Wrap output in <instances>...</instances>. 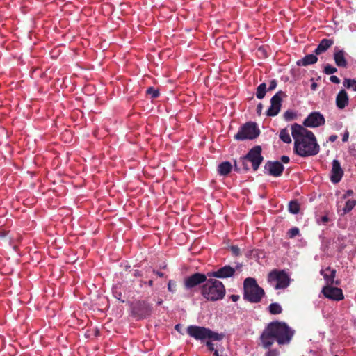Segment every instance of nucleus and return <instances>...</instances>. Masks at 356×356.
<instances>
[{
    "mask_svg": "<svg viewBox=\"0 0 356 356\" xmlns=\"http://www.w3.org/2000/svg\"><path fill=\"white\" fill-rule=\"evenodd\" d=\"M245 281L243 282V286L245 287Z\"/></svg>",
    "mask_w": 356,
    "mask_h": 356,
    "instance_id": "nucleus-57",
    "label": "nucleus"
},
{
    "mask_svg": "<svg viewBox=\"0 0 356 356\" xmlns=\"http://www.w3.org/2000/svg\"><path fill=\"white\" fill-rule=\"evenodd\" d=\"M328 220H329V218H328V217H327V216H323V217L321 218V221H322L323 222H324V223H325V222H327Z\"/></svg>",
    "mask_w": 356,
    "mask_h": 356,
    "instance_id": "nucleus-47",
    "label": "nucleus"
},
{
    "mask_svg": "<svg viewBox=\"0 0 356 356\" xmlns=\"http://www.w3.org/2000/svg\"><path fill=\"white\" fill-rule=\"evenodd\" d=\"M278 354L277 350H270L266 353V356H278Z\"/></svg>",
    "mask_w": 356,
    "mask_h": 356,
    "instance_id": "nucleus-39",
    "label": "nucleus"
},
{
    "mask_svg": "<svg viewBox=\"0 0 356 356\" xmlns=\"http://www.w3.org/2000/svg\"><path fill=\"white\" fill-rule=\"evenodd\" d=\"M232 170V165L229 161H225L218 165V171L221 175H227Z\"/></svg>",
    "mask_w": 356,
    "mask_h": 356,
    "instance_id": "nucleus-21",
    "label": "nucleus"
},
{
    "mask_svg": "<svg viewBox=\"0 0 356 356\" xmlns=\"http://www.w3.org/2000/svg\"><path fill=\"white\" fill-rule=\"evenodd\" d=\"M325 118L319 112H312L304 120L303 124L307 127H318L325 124Z\"/></svg>",
    "mask_w": 356,
    "mask_h": 356,
    "instance_id": "nucleus-10",
    "label": "nucleus"
},
{
    "mask_svg": "<svg viewBox=\"0 0 356 356\" xmlns=\"http://www.w3.org/2000/svg\"><path fill=\"white\" fill-rule=\"evenodd\" d=\"M260 129L256 122H246V139L254 140L260 134Z\"/></svg>",
    "mask_w": 356,
    "mask_h": 356,
    "instance_id": "nucleus-15",
    "label": "nucleus"
},
{
    "mask_svg": "<svg viewBox=\"0 0 356 356\" xmlns=\"http://www.w3.org/2000/svg\"><path fill=\"white\" fill-rule=\"evenodd\" d=\"M269 312L272 314H279L282 312V307L278 303H271L269 307Z\"/></svg>",
    "mask_w": 356,
    "mask_h": 356,
    "instance_id": "nucleus-26",
    "label": "nucleus"
},
{
    "mask_svg": "<svg viewBox=\"0 0 356 356\" xmlns=\"http://www.w3.org/2000/svg\"><path fill=\"white\" fill-rule=\"evenodd\" d=\"M161 303H162V300H159L157 302L158 305H161Z\"/></svg>",
    "mask_w": 356,
    "mask_h": 356,
    "instance_id": "nucleus-55",
    "label": "nucleus"
},
{
    "mask_svg": "<svg viewBox=\"0 0 356 356\" xmlns=\"http://www.w3.org/2000/svg\"><path fill=\"white\" fill-rule=\"evenodd\" d=\"M318 61V58L314 54H308L300 60L296 62L298 66H307L309 65L314 64Z\"/></svg>",
    "mask_w": 356,
    "mask_h": 356,
    "instance_id": "nucleus-20",
    "label": "nucleus"
},
{
    "mask_svg": "<svg viewBox=\"0 0 356 356\" xmlns=\"http://www.w3.org/2000/svg\"><path fill=\"white\" fill-rule=\"evenodd\" d=\"M152 312V307L150 305L147 303H143L140 306V315L141 316L145 317L146 316H149Z\"/></svg>",
    "mask_w": 356,
    "mask_h": 356,
    "instance_id": "nucleus-22",
    "label": "nucleus"
},
{
    "mask_svg": "<svg viewBox=\"0 0 356 356\" xmlns=\"http://www.w3.org/2000/svg\"><path fill=\"white\" fill-rule=\"evenodd\" d=\"M248 95H249L248 98H250V99H252L253 98V96H254V92H248Z\"/></svg>",
    "mask_w": 356,
    "mask_h": 356,
    "instance_id": "nucleus-50",
    "label": "nucleus"
},
{
    "mask_svg": "<svg viewBox=\"0 0 356 356\" xmlns=\"http://www.w3.org/2000/svg\"><path fill=\"white\" fill-rule=\"evenodd\" d=\"M353 90L356 91V80L354 81V89Z\"/></svg>",
    "mask_w": 356,
    "mask_h": 356,
    "instance_id": "nucleus-53",
    "label": "nucleus"
},
{
    "mask_svg": "<svg viewBox=\"0 0 356 356\" xmlns=\"http://www.w3.org/2000/svg\"><path fill=\"white\" fill-rule=\"evenodd\" d=\"M266 92V85L265 83H261L257 88L256 95L259 99H263L265 97Z\"/></svg>",
    "mask_w": 356,
    "mask_h": 356,
    "instance_id": "nucleus-24",
    "label": "nucleus"
},
{
    "mask_svg": "<svg viewBox=\"0 0 356 356\" xmlns=\"http://www.w3.org/2000/svg\"><path fill=\"white\" fill-rule=\"evenodd\" d=\"M257 112L258 113H260L261 111V109H262V104H261V103H259L257 105Z\"/></svg>",
    "mask_w": 356,
    "mask_h": 356,
    "instance_id": "nucleus-48",
    "label": "nucleus"
},
{
    "mask_svg": "<svg viewBox=\"0 0 356 356\" xmlns=\"http://www.w3.org/2000/svg\"><path fill=\"white\" fill-rule=\"evenodd\" d=\"M346 51L343 49H335L334 52V60L335 64L339 67H346L348 62L346 59Z\"/></svg>",
    "mask_w": 356,
    "mask_h": 356,
    "instance_id": "nucleus-16",
    "label": "nucleus"
},
{
    "mask_svg": "<svg viewBox=\"0 0 356 356\" xmlns=\"http://www.w3.org/2000/svg\"><path fill=\"white\" fill-rule=\"evenodd\" d=\"M289 211L293 214H297L300 211V205L297 201H291L289 203Z\"/></svg>",
    "mask_w": 356,
    "mask_h": 356,
    "instance_id": "nucleus-25",
    "label": "nucleus"
},
{
    "mask_svg": "<svg viewBox=\"0 0 356 356\" xmlns=\"http://www.w3.org/2000/svg\"><path fill=\"white\" fill-rule=\"evenodd\" d=\"M355 205H356V200H348L346 202V205H345V207L343 208L344 213H348L349 211H350L354 208V207Z\"/></svg>",
    "mask_w": 356,
    "mask_h": 356,
    "instance_id": "nucleus-28",
    "label": "nucleus"
},
{
    "mask_svg": "<svg viewBox=\"0 0 356 356\" xmlns=\"http://www.w3.org/2000/svg\"><path fill=\"white\" fill-rule=\"evenodd\" d=\"M281 161L284 163H288L290 161V159L289 156H282L281 157Z\"/></svg>",
    "mask_w": 356,
    "mask_h": 356,
    "instance_id": "nucleus-41",
    "label": "nucleus"
},
{
    "mask_svg": "<svg viewBox=\"0 0 356 356\" xmlns=\"http://www.w3.org/2000/svg\"><path fill=\"white\" fill-rule=\"evenodd\" d=\"M280 138L285 143H291V138L286 128L282 129L280 132Z\"/></svg>",
    "mask_w": 356,
    "mask_h": 356,
    "instance_id": "nucleus-23",
    "label": "nucleus"
},
{
    "mask_svg": "<svg viewBox=\"0 0 356 356\" xmlns=\"http://www.w3.org/2000/svg\"><path fill=\"white\" fill-rule=\"evenodd\" d=\"M347 193H348V195H352L353 193V191L349 190V191H348Z\"/></svg>",
    "mask_w": 356,
    "mask_h": 356,
    "instance_id": "nucleus-52",
    "label": "nucleus"
},
{
    "mask_svg": "<svg viewBox=\"0 0 356 356\" xmlns=\"http://www.w3.org/2000/svg\"><path fill=\"white\" fill-rule=\"evenodd\" d=\"M210 341L206 342V346L208 347L210 351H214L216 349L214 348V344Z\"/></svg>",
    "mask_w": 356,
    "mask_h": 356,
    "instance_id": "nucleus-38",
    "label": "nucleus"
},
{
    "mask_svg": "<svg viewBox=\"0 0 356 356\" xmlns=\"http://www.w3.org/2000/svg\"><path fill=\"white\" fill-rule=\"evenodd\" d=\"M343 175V171L341 168L340 163L338 160L334 159L332 161L331 181L332 183H338L341 179Z\"/></svg>",
    "mask_w": 356,
    "mask_h": 356,
    "instance_id": "nucleus-14",
    "label": "nucleus"
},
{
    "mask_svg": "<svg viewBox=\"0 0 356 356\" xmlns=\"http://www.w3.org/2000/svg\"><path fill=\"white\" fill-rule=\"evenodd\" d=\"M296 115L291 111H286L284 113V118L286 121H291L296 118Z\"/></svg>",
    "mask_w": 356,
    "mask_h": 356,
    "instance_id": "nucleus-31",
    "label": "nucleus"
},
{
    "mask_svg": "<svg viewBox=\"0 0 356 356\" xmlns=\"http://www.w3.org/2000/svg\"><path fill=\"white\" fill-rule=\"evenodd\" d=\"M168 289L174 293L176 291V282L173 280H170L168 284Z\"/></svg>",
    "mask_w": 356,
    "mask_h": 356,
    "instance_id": "nucleus-35",
    "label": "nucleus"
},
{
    "mask_svg": "<svg viewBox=\"0 0 356 356\" xmlns=\"http://www.w3.org/2000/svg\"><path fill=\"white\" fill-rule=\"evenodd\" d=\"M261 152V147L260 145H256L246 154V160L252 163V169L254 171L257 170L264 160Z\"/></svg>",
    "mask_w": 356,
    "mask_h": 356,
    "instance_id": "nucleus-8",
    "label": "nucleus"
},
{
    "mask_svg": "<svg viewBox=\"0 0 356 356\" xmlns=\"http://www.w3.org/2000/svg\"><path fill=\"white\" fill-rule=\"evenodd\" d=\"M264 168L270 175L274 177L280 176L284 170L283 165L279 161H268Z\"/></svg>",
    "mask_w": 356,
    "mask_h": 356,
    "instance_id": "nucleus-13",
    "label": "nucleus"
},
{
    "mask_svg": "<svg viewBox=\"0 0 356 356\" xmlns=\"http://www.w3.org/2000/svg\"><path fill=\"white\" fill-rule=\"evenodd\" d=\"M201 293L207 300L217 301L224 298L225 288L222 282L213 277H210L207 278L202 286Z\"/></svg>",
    "mask_w": 356,
    "mask_h": 356,
    "instance_id": "nucleus-3",
    "label": "nucleus"
},
{
    "mask_svg": "<svg viewBox=\"0 0 356 356\" xmlns=\"http://www.w3.org/2000/svg\"><path fill=\"white\" fill-rule=\"evenodd\" d=\"M245 168V157L241 156L238 160H234V170L239 171Z\"/></svg>",
    "mask_w": 356,
    "mask_h": 356,
    "instance_id": "nucleus-27",
    "label": "nucleus"
},
{
    "mask_svg": "<svg viewBox=\"0 0 356 356\" xmlns=\"http://www.w3.org/2000/svg\"><path fill=\"white\" fill-rule=\"evenodd\" d=\"M326 270L330 271V275L324 274L323 271H321V274L323 275L324 280H325L327 286L335 284L336 285L339 284V281H334V277L336 275V270L334 269H331L330 267L326 268Z\"/></svg>",
    "mask_w": 356,
    "mask_h": 356,
    "instance_id": "nucleus-19",
    "label": "nucleus"
},
{
    "mask_svg": "<svg viewBox=\"0 0 356 356\" xmlns=\"http://www.w3.org/2000/svg\"><path fill=\"white\" fill-rule=\"evenodd\" d=\"M242 264H237L235 267H231L230 266H225L217 270L209 272L207 277H213L218 278H228L232 277L236 271H242Z\"/></svg>",
    "mask_w": 356,
    "mask_h": 356,
    "instance_id": "nucleus-7",
    "label": "nucleus"
},
{
    "mask_svg": "<svg viewBox=\"0 0 356 356\" xmlns=\"http://www.w3.org/2000/svg\"><path fill=\"white\" fill-rule=\"evenodd\" d=\"M207 275H205L202 273H195L190 277H188L184 280L185 287L191 289L197 286L198 284L204 282L207 278Z\"/></svg>",
    "mask_w": 356,
    "mask_h": 356,
    "instance_id": "nucleus-12",
    "label": "nucleus"
},
{
    "mask_svg": "<svg viewBox=\"0 0 356 356\" xmlns=\"http://www.w3.org/2000/svg\"><path fill=\"white\" fill-rule=\"evenodd\" d=\"M181 325L180 324H177L175 325V330L179 332H181Z\"/></svg>",
    "mask_w": 356,
    "mask_h": 356,
    "instance_id": "nucleus-49",
    "label": "nucleus"
},
{
    "mask_svg": "<svg viewBox=\"0 0 356 356\" xmlns=\"http://www.w3.org/2000/svg\"><path fill=\"white\" fill-rule=\"evenodd\" d=\"M337 72V69L331 65H326L324 67L323 72L326 74H332Z\"/></svg>",
    "mask_w": 356,
    "mask_h": 356,
    "instance_id": "nucleus-30",
    "label": "nucleus"
},
{
    "mask_svg": "<svg viewBox=\"0 0 356 356\" xmlns=\"http://www.w3.org/2000/svg\"><path fill=\"white\" fill-rule=\"evenodd\" d=\"M268 283L273 289H284L289 285L290 278L284 270L275 269L268 273Z\"/></svg>",
    "mask_w": 356,
    "mask_h": 356,
    "instance_id": "nucleus-5",
    "label": "nucleus"
},
{
    "mask_svg": "<svg viewBox=\"0 0 356 356\" xmlns=\"http://www.w3.org/2000/svg\"><path fill=\"white\" fill-rule=\"evenodd\" d=\"M317 86H318L317 83L314 82L311 85V89L314 91V90H316Z\"/></svg>",
    "mask_w": 356,
    "mask_h": 356,
    "instance_id": "nucleus-46",
    "label": "nucleus"
},
{
    "mask_svg": "<svg viewBox=\"0 0 356 356\" xmlns=\"http://www.w3.org/2000/svg\"><path fill=\"white\" fill-rule=\"evenodd\" d=\"M348 137H349V133L348 131H346L344 134H343V138H342V141L343 142H346L348 141Z\"/></svg>",
    "mask_w": 356,
    "mask_h": 356,
    "instance_id": "nucleus-42",
    "label": "nucleus"
},
{
    "mask_svg": "<svg viewBox=\"0 0 356 356\" xmlns=\"http://www.w3.org/2000/svg\"><path fill=\"white\" fill-rule=\"evenodd\" d=\"M152 282H152V280H149V284L150 286H151V285H152Z\"/></svg>",
    "mask_w": 356,
    "mask_h": 356,
    "instance_id": "nucleus-56",
    "label": "nucleus"
},
{
    "mask_svg": "<svg viewBox=\"0 0 356 356\" xmlns=\"http://www.w3.org/2000/svg\"><path fill=\"white\" fill-rule=\"evenodd\" d=\"M236 140H245V124L241 125L239 131L234 136Z\"/></svg>",
    "mask_w": 356,
    "mask_h": 356,
    "instance_id": "nucleus-29",
    "label": "nucleus"
},
{
    "mask_svg": "<svg viewBox=\"0 0 356 356\" xmlns=\"http://www.w3.org/2000/svg\"><path fill=\"white\" fill-rule=\"evenodd\" d=\"M258 53L259 54V55H263V56H266V51H265V49L264 47H259L258 49Z\"/></svg>",
    "mask_w": 356,
    "mask_h": 356,
    "instance_id": "nucleus-43",
    "label": "nucleus"
},
{
    "mask_svg": "<svg viewBox=\"0 0 356 356\" xmlns=\"http://www.w3.org/2000/svg\"><path fill=\"white\" fill-rule=\"evenodd\" d=\"M334 42L330 39H323L318 47L314 50V53L316 55H319L325 51H326L332 44Z\"/></svg>",
    "mask_w": 356,
    "mask_h": 356,
    "instance_id": "nucleus-18",
    "label": "nucleus"
},
{
    "mask_svg": "<svg viewBox=\"0 0 356 356\" xmlns=\"http://www.w3.org/2000/svg\"><path fill=\"white\" fill-rule=\"evenodd\" d=\"M147 92L151 95L152 98H156L159 96V91L153 88H149Z\"/></svg>",
    "mask_w": 356,
    "mask_h": 356,
    "instance_id": "nucleus-34",
    "label": "nucleus"
},
{
    "mask_svg": "<svg viewBox=\"0 0 356 356\" xmlns=\"http://www.w3.org/2000/svg\"><path fill=\"white\" fill-rule=\"evenodd\" d=\"M286 94L282 91L277 92L270 99V106L266 111L268 116H275L280 111L282 97H286Z\"/></svg>",
    "mask_w": 356,
    "mask_h": 356,
    "instance_id": "nucleus-9",
    "label": "nucleus"
},
{
    "mask_svg": "<svg viewBox=\"0 0 356 356\" xmlns=\"http://www.w3.org/2000/svg\"><path fill=\"white\" fill-rule=\"evenodd\" d=\"M299 234V229L298 227H293L288 232L289 237L292 238Z\"/></svg>",
    "mask_w": 356,
    "mask_h": 356,
    "instance_id": "nucleus-32",
    "label": "nucleus"
},
{
    "mask_svg": "<svg viewBox=\"0 0 356 356\" xmlns=\"http://www.w3.org/2000/svg\"><path fill=\"white\" fill-rule=\"evenodd\" d=\"M230 298L232 299V301L236 302L239 299V296H238V295H232L230 296Z\"/></svg>",
    "mask_w": 356,
    "mask_h": 356,
    "instance_id": "nucleus-44",
    "label": "nucleus"
},
{
    "mask_svg": "<svg viewBox=\"0 0 356 356\" xmlns=\"http://www.w3.org/2000/svg\"><path fill=\"white\" fill-rule=\"evenodd\" d=\"M335 356H337V355H335Z\"/></svg>",
    "mask_w": 356,
    "mask_h": 356,
    "instance_id": "nucleus-58",
    "label": "nucleus"
},
{
    "mask_svg": "<svg viewBox=\"0 0 356 356\" xmlns=\"http://www.w3.org/2000/svg\"><path fill=\"white\" fill-rule=\"evenodd\" d=\"M321 292L325 297L334 300H341L344 298L342 290L337 287L326 286L322 289Z\"/></svg>",
    "mask_w": 356,
    "mask_h": 356,
    "instance_id": "nucleus-11",
    "label": "nucleus"
},
{
    "mask_svg": "<svg viewBox=\"0 0 356 356\" xmlns=\"http://www.w3.org/2000/svg\"><path fill=\"white\" fill-rule=\"evenodd\" d=\"M348 104V94L345 90H341L336 97V105L339 109L344 108Z\"/></svg>",
    "mask_w": 356,
    "mask_h": 356,
    "instance_id": "nucleus-17",
    "label": "nucleus"
},
{
    "mask_svg": "<svg viewBox=\"0 0 356 356\" xmlns=\"http://www.w3.org/2000/svg\"><path fill=\"white\" fill-rule=\"evenodd\" d=\"M337 138V136L336 135H331L330 137H329V140L330 142H334Z\"/></svg>",
    "mask_w": 356,
    "mask_h": 356,
    "instance_id": "nucleus-45",
    "label": "nucleus"
},
{
    "mask_svg": "<svg viewBox=\"0 0 356 356\" xmlns=\"http://www.w3.org/2000/svg\"><path fill=\"white\" fill-rule=\"evenodd\" d=\"M134 275H135L136 276L139 275V272H138V270H135V273H134Z\"/></svg>",
    "mask_w": 356,
    "mask_h": 356,
    "instance_id": "nucleus-54",
    "label": "nucleus"
},
{
    "mask_svg": "<svg viewBox=\"0 0 356 356\" xmlns=\"http://www.w3.org/2000/svg\"><path fill=\"white\" fill-rule=\"evenodd\" d=\"M186 331L190 337L196 340L203 341L204 339H209L212 341H220L223 338V334L215 332L204 327L189 325Z\"/></svg>",
    "mask_w": 356,
    "mask_h": 356,
    "instance_id": "nucleus-4",
    "label": "nucleus"
},
{
    "mask_svg": "<svg viewBox=\"0 0 356 356\" xmlns=\"http://www.w3.org/2000/svg\"><path fill=\"white\" fill-rule=\"evenodd\" d=\"M330 80L331 82H332L334 83L338 84V83H340V79L337 76H336L334 75L331 76L330 77Z\"/></svg>",
    "mask_w": 356,
    "mask_h": 356,
    "instance_id": "nucleus-40",
    "label": "nucleus"
},
{
    "mask_svg": "<svg viewBox=\"0 0 356 356\" xmlns=\"http://www.w3.org/2000/svg\"><path fill=\"white\" fill-rule=\"evenodd\" d=\"M294 139L293 151L302 157L316 155L320 150L314 134L302 125L294 124L291 127Z\"/></svg>",
    "mask_w": 356,
    "mask_h": 356,
    "instance_id": "nucleus-1",
    "label": "nucleus"
},
{
    "mask_svg": "<svg viewBox=\"0 0 356 356\" xmlns=\"http://www.w3.org/2000/svg\"><path fill=\"white\" fill-rule=\"evenodd\" d=\"M156 275L159 277H163L164 274L163 273H161V272H156Z\"/></svg>",
    "mask_w": 356,
    "mask_h": 356,
    "instance_id": "nucleus-51",
    "label": "nucleus"
},
{
    "mask_svg": "<svg viewBox=\"0 0 356 356\" xmlns=\"http://www.w3.org/2000/svg\"><path fill=\"white\" fill-rule=\"evenodd\" d=\"M264 294V289L257 284L254 278H246V300L253 303L259 302Z\"/></svg>",
    "mask_w": 356,
    "mask_h": 356,
    "instance_id": "nucleus-6",
    "label": "nucleus"
},
{
    "mask_svg": "<svg viewBox=\"0 0 356 356\" xmlns=\"http://www.w3.org/2000/svg\"><path fill=\"white\" fill-rule=\"evenodd\" d=\"M293 332L285 323L273 322L264 330L261 340L265 348H268L274 341L285 344L291 341Z\"/></svg>",
    "mask_w": 356,
    "mask_h": 356,
    "instance_id": "nucleus-2",
    "label": "nucleus"
},
{
    "mask_svg": "<svg viewBox=\"0 0 356 356\" xmlns=\"http://www.w3.org/2000/svg\"><path fill=\"white\" fill-rule=\"evenodd\" d=\"M354 81L355 79H345L343 81V86L347 88H352L353 89H354Z\"/></svg>",
    "mask_w": 356,
    "mask_h": 356,
    "instance_id": "nucleus-33",
    "label": "nucleus"
},
{
    "mask_svg": "<svg viewBox=\"0 0 356 356\" xmlns=\"http://www.w3.org/2000/svg\"><path fill=\"white\" fill-rule=\"evenodd\" d=\"M276 87H277V81H276V80L273 79L270 82V85L268 88V91L273 90L274 89L276 88Z\"/></svg>",
    "mask_w": 356,
    "mask_h": 356,
    "instance_id": "nucleus-37",
    "label": "nucleus"
},
{
    "mask_svg": "<svg viewBox=\"0 0 356 356\" xmlns=\"http://www.w3.org/2000/svg\"><path fill=\"white\" fill-rule=\"evenodd\" d=\"M230 250L234 256H238L240 254V249L236 245H232L230 247Z\"/></svg>",
    "mask_w": 356,
    "mask_h": 356,
    "instance_id": "nucleus-36",
    "label": "nucleus"
}]
</instances>
